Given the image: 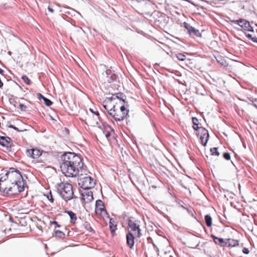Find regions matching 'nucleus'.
I'll use <instances>...</instances> for the list:
<instances>
[{
    "instance_id": "nucleus-44",
    "label": "nucleus",
    "mask_w": 257,
    "mask_h": 257,
    "mask_svg": "<svg viewBox=\"0 0 257 257\" xmlns=\"http://www.w3.org/2000/svg\"><path fill=\"white\" fill-rule=\"evenodd\" d=\"M252 41L253 42L257 43V38L256 37H253V38L252 39Z\"/></svg>"
},
{
    "instance_id": "nucleus-34",
    "label": "nucleus",
    "mask_w": 257,
    "mask_h": 257,
    "mask_svg": "<svg viewBox=\"0 0 257 257\" xmlns=\"http://www.w3.org/2000/svg\"><path fill=\"white\" fill-rule=\"evenodd\" d=\"M223 156V158L227 160H229L230 159V154L228 153H224Z\"/></svg>"
},
{
    "instance_id": "nucleus-29",
    "label": "nucleus",
    "mask_w": 257,
    "mask_h": 257,
    "mask_svg": "<svg viewBox=\"0 0 257 257\" xmlns=\"http://www.w3.org/2000/svg\"><path fill=\"white\" fill-rule=\"evenodd\" d=\"M88 123L89 124L93 125V126H97L99 128L102 129L101 126L100 125V123L98 122L97 120L95 121V122H92V121H91V120H90L89 118H88Z\"/></svg>"
},
{
    "instance_id": "nucleus-1",
    "label": "nucleus",
    "mask_w": 257,
    "mask_h": 257,
    "mask_svg": "<svg viewBox=\"0 0 257 257\" xmlns=\"http://www.w3.org/2000/svg\"><path fill=\"white\" fill-rule=\"evenodd\" d=\"M62 161L60 168L66 176L76 177L79 175L80 172L86 171L81 159L74 153H65L62 157Z\"/></svg>"
},
{
    "instance_id": "nucleus-10",
    "label": "nucleus",
    "mask_w": 257,
    "mask_h": 257,
    "mask_svg": "<svg viewBox=\"0 0 257 257\" xmlns=\"http://www.w3.org/2000/svg\"><path fill=\"white\" fill-rule=\"evenodd\" d=\"M178 210L179 211H183L184 213H187L191 216H193L191 207L182 201H178Z\"/></svg>"
},
{
    "instance_id": "nucleus-21",
    "label": "nucleus",
    "mask_w": 257,
    "mask_h": 257,
    "mask_svg": "<svg viewBox=\"0 0 257 257\" xmlns=\"http://www.w3.org/2000/svg\"><path fill=\"white\" fill-rule=\"evenodd\" d=\"M67 213L70 217V222L72 223H75L77 219L76 215L71 211H68Z\"/></svg>"
},
{
    "instance_id": "nucleus-6",
    "label": "nucleus",
    "mask_w": 257,
    "mask_h": 257,
    "mask_svg": "<svg viewBox=\"0 0 257 257\" xmlns=\"http://www.w3.org/2000/svg\"><path fill=\"white\" fill-rule=\"evenodd\" d=\"M107 111L109 115L116 121H121L124 119L128 115L129 110L124 105H121L119 109L116 108V105H113Z\"/></svg>"
},
{
    "instance_id": "nucleus-40",
    "label": "nucleus",
    "mask_w": 257,
    "mask_h": 257,
    "mask_svg": "<svg viewBox=\"0 0 257 257\" xmlns=\"http://www.w3.org/2000/svg\"><path fill=\"white\" fill-rule=\"evenodd\" d=\"M37 96H38V98L39 99H44V98H45V97H44V96H43L41 93H38L37 94Z\"/></svg>"
},
{
    "instance_id": "nucleus-12",
    "label": "nucleus",
    "mask_w": 257,
    "mask_h": 257,
    "mask_svg": "<svg viewBox=\"0 0 257 257\" xmlns=\"http://www.w3.org/2000/svg\"><path fill=\"white\" fill-rule=\"evenodd\" d=\"M95 212L98 215H103L106 213L103 202L101 200H97L96 201Z\"/></svg>"
},
{
    "instance_id": "nucleus-41",
    "label": "nucleus",
    "mask_w": 257,
    "mask_h": 257,
    "mask_svg": "<svg viewBox=\"0 0 257 257\" xmlns=\"http://www.w3.org/2000/svg\"><path fill=\"white\" fill-rule=\"evenodd\" d=\"M90 111L92 113H94V114H96V115L97 116V117H99V114L98 112H97H97H94V111H93V110H92V109H91V108H90Z\"/></svg>"
},
{
    "instance_id": "nucleus-9",
    "label": "nucleus",
    "mask_w": 257,
    "mask_h": 257,
    "mask_svg": "<svg viewBox=\"0 0 257 257\" xmlns=\"http://www.w3.org/2000/svg\"><path fill=\"white\" fill-rule=\"evenodd\" d=\"M0 145L6 148L7 151H12L14 146L12 139L8 137L0 136Z\"/></svg>"
},
{
    "instance_id": "nucleus-7",
    "label": "nucleus",
    "mask_w": 257,
    "mask_h": 257,
    "mask_svg": "<svg viewBox=\"0 0 257 257\" xmlns=\"http://www.w3.org/2000/svg\"><path fill=\"white\" fill-rule=\"evenodd\" d=\"M83 173H79L80 178L79 179V185L84 190H89L94 187L95 182L94 179L90 176H83Z\"/></svg>"
},
{
    "instance_id": "nucleus-28",
    "label": "nucleus",
    "mask_w": 257,
    "mask_h": 257,
    "mask_svg": "<svg viewBox=\"0 0 257 257\" xmlns=\"http://www.w3.org/2000/svg\"><path fill=\"white\" fill-rule=\"evenodd\" d=\"M85 228L88 230L89 232H94V230H93L92 228L91 227L90 224L89 223L87 222H85L83 224Z\"/></svg>"
},
{
    "instance_id": "nucleus-19",
    "label": "nucleus",
    "mask_w": 257,
    "mask_h": 257,
    "mask_svg": "<svg viewBox=\"0 0 257 257\" xmlns=\"http://www.w3.org/2000/svg\"><path fill=\"white\" fill-rule=\"evenodd\" d=\"M188 33L189 34L190 36L192 37H200L201 36V34L199 32V31L193 27L190 30Z\"/></svg>"
},
{
    "instance_id": "nucleus-38",
    "label": "nucleus",
    "mask_w": 257,
    "mask_h": 257,
    "mask_svg": "<svg viewBox=\"0 0 257 257\" xmlns=\"http://www.w3.org/2000/svg\"><path fill=\"white\" fill-rule=\"evenodd\" d=\"M9 127H10V128H12L14 129L15 130L17 131L18 132L21 131L19 130L18 127H16L15 126H14V125H13L12 124L10 125L9 126Z\"/></svg>"
},
{
    "instance_id": "nucleus-37",
    "label": "nucleus",
    "mask_w": 257,
    "mask_h": 257,
    "mask_svg": "<svg viewBox=\"0 0 257 257\" xmlns=\"http://www.w3.org/2000/svg\"><path fill=\"white\" fill-rule=\"evenodd\" d=\"M32 152H33V150L32 149H30V150H27L26 151V154H27V155L28 156V157H30L31 158H32Z\"/></svg>"
},
{
    "instance_id": "nucleus-50",
    "label": "nucleus",
    "mask_w": 257,
    "mask_h": 257,
    "mask_svg": "<svg viewBox=\"0 0 257 257\" xmlns=\"http://www.w3.org/2000/svg\"><path fill=\"white\" fill-rule=\"evenodd\" d=\"M255 25L257 26V24H255Z\"/></svg>"
},
{
    "instance_id": "nucleus-47",
    "label": "nucleus",
    "mask_w": 257,
    "mask_h": 257,
    "mask_svg": "<svg viewBox=\"0 0 257 257\" xmlns=\"http://www.w3.org/2000/svg\"><path fill=\"white\" fill-rule=\"evenodd\" d=\"M105 137L108 138L110 136V133L109 132H107L105 134Z\"/></svg>"
},
{
    "instance_id": "nucleus-5",
    "label": "nucleus",
    "mask_w": 257,
    "mask_h": 257,
    "mask_svg": "<svg viewBox=\"0 0 257 257\" xmlns=\"http://www.w3.org/2000/svg\"><path fill=\"white\" fill-rule=\"evenodd\" d=\"M3 176L14 184L18 185V187L19 186H24L23 178L21 173L19 170L15 168H10L5 175Z\"/></svg>"
},
{
    "instance_id": "nucleus-18",
    "label": "nucleus",
    "mask_w": 257,
    "mask_h": 257,
    "mask_svg": "<svg viewBox=\"0 0 257 257\" xmlns=\"http://www.w3.org/2000/svg\"><path fill=\"white\" fill-rule=\"evenodd\" d=\"M109 229L112 236L115 235V230L117 229V225L114 220L110 218L109 220Z\"/></svg>"
},
{
    "instance_id": "nucleus-36",
    "label": "nucleus",
    "mask_w": 257,
    "mask_h": 257,
    "mask_svg": "<svg viewBox=\"0 0 257 257\" xmlns=\"http://www.w3.org/2000/svg\"><path fill=\"white\" fill-rule=\"evenodd\" d=\"M47 197L49 200H50L51 202H53L54 199L53 198V196H52V193L51 192H50L49 194H48L47 195Z\"/></svg>"
},
{
    "instance_id": "nucleus-49",
    "label": "nucleus",
    "mask_w": 257,
    "mask_h": 257,
    "mask_svg": "<svg viewBox=\"0 0 257 257\" xmlns=\"http://www.w3.org/2000/svg\"><path fill=\"white\" fill-rule=\"evenodd\" d=\"M9 53V55H11V53H11V52H10H10H9V53Z\"/></svg>"
},
{
    "instance_id": "nucleus-13",
    "label": "nucleus",
    "mask_w": 257,
    "mask_h": 257,
    "mask_svg": "<svg viewBox=\"0 0 257 257\" xmlns=\"http://www.w3.org/2000/svg\"><path fill=\"white\" fill-rule=\"evenodd\" d=\"M115 97L113 94L110 97H107L106 99L103 101V106L104 109L108 111L111 107H113V105H115L113 103V101L115 100Z\"/></svg>"
},
{
    "instance_id": "nucleus-30",
    "label": "nucleus",
    "mask_w": 257,
    "mask_h": 257,
    "mask_svg": "<svg viewBox=\"0 0 257 257\" xmlns=\"http://www.w3.org/2000/svg\"><path fill=\"white\" fill-rule=\"evenodd\" d=\"M210 152L212 155H215L218 156L219 155V153L217 150V148H213L210 149Z\"/></svg>"
},
{
    "instance_id": "nucleus-15",
    "label": "nucleus",
    "mask_w": 257,
    "mask_h": 257,
    "mask_svg": "<svg viewBox=\"0 0 257 257\" xmlns=\"http://www.w3.org/2000/svg\"><path fill=\"white\" fill-rule=\"evenodd\" d=\"M83 199L86 202H88L93 200V193L91 191H88L82 194Z\"/></svg>"
},
{
    "instance_id": "nucleus-3",
    "label": "nucleus",
    "mask_w": 257,
    "mask_h": 257,
    "mask_svg": "<svg viewBox=\"0 0 257 257\" xmlns=\"http://www.w3.org/2000/svg\"><path fill=\"white\" fill-rule=\"evenodd\" d=\"M24 190V186L15 185L3 176L0 178V192L8 195L18 194Z\"/></svg>"
},
{
    "instance_id": "nucleus-17",
    "label": "nucleus",
    "mask_w": 257,
    "mask_h": 257,
    "mask_svg": "<svg viewBox=\"0 0 257 257\" xmlns=\"http://www.w3.org/2000/svg\"><path fill=\"white\" fill-rule=\"evenodd\" d=\"M239 245V242L237 240L233 239H226V245L227 247H235Z\"/></svg>"
},
{
    "instance_id": "nucleus-48",
    "label": "nucleus",
    "mask_w": 257,
    "mask_h": 257,
    "mask_svg": "<svg viewBox=\"0 0 257 257\" xmlns=\"http://www.w3.org/2000/svg\"><path fill=\"white\" fill-rule=\"evenodd\" d=\"M4 73V70H3L2 69H1V68H0V74H3Z\"/></svg>"
},
{
    "instance_id": "nucleus-26",
    "label": "nucleus",
    "mask_w": 257,
    "mask_h": 257,
    "mask_svg": "<svg viewBox=\"0 0 257 257\" xmlns=\"http://www.w3.org/2000/svg\"><path fill=\"white\" fill-rule=\"evenodd\" d=\"M55 234L56 237L60 238H63L65 235L64 233L63 232L59 230L55 231Z\"/></svg>"
},
{
    "instance_id": "nucleus-8",
    "label": "nucleus",
    "mask_w": 257,
    "mask_h": 257,
    "mask_svg": "<svg viewBox=\"0 0 257 257\" xmlns=\"http://www.w3.org/2000/svg\"><path fill=\"white\" fill-rule=\"evenodd\" d=\"M231 22L234 24L239 25L245 31L253 32V28L251 26L249 22L245 19H240L239 20H233Z\"/></svg>"
},
{
    "instance_id": "nucleus-42",
    "label": "nucleus",
    "mask_w": 257,
    "mask_h": 257,
    "mask_svg": "<svg viewBox=\"0 0 257 257\" xmlns=\"http://www.w3.org/2000/svg\"><path fill=\"white\" fill-rule=\"evenodd\" d=\"M245 36L247 38H248L249 39L252 40V39L253 38V37H252L251 35V34H245Z\"/></svg>"
},
{
    "instance_id": "nucleus-22",
    "label": "nucleus",
    "mask_w": 257,
    "mask_h": 257,
    "mask_svg": "<svg viewBox=\"0 0 257 257\" xmlns=\"http://www.w3.org/2000/svg\"><path fill=\"white\" fill-rule=\"evenodd\" d=\"M192 122L193 123V127L194 130L197 131L200 130V127L198 126V119L195 117H192Z\"/></svg>"
},
{
    "instance_id": "nucleus-14",
    "label": "nucleus",
    "mask_w": 257,
    "mask_h": 257,
    "mask_svg": "<svg viewBox=\"0 0 257 257\" xmlns=\"http://www.w3.org/2000/svg\"><path fill=\"white\" fill-rule=\"evenodd\" d=\"M211 238L213 239V241L216 244H219L221 246H225L226 245V239H224L222 238H218L216 237L214 235H211Z\"/></svg>"
},
{
    "instance_id": "nucleus-33",
    "label": "nucleus",
    "mask_w": 257,
    "mask_h": 257,
    "mask_svg": "<svg viewBox=\"0 0 257 257\" xmlns=\"http://www.w3.org/2000/svg\"><path fill=\"white\" fill-rule=\"evenodd\" d=\"M183 26L187 30V31H188V33L189 32V31H190V30L191 29V28L192 27V26H191L189 24H188L186 22H184L183 23Z\"/></svg>"
},
{
    "instance_id": "nucleus-51",
    "label": "nucleus",
    "mask_w": 257,
    "mask_h": 257,
    "mask_svg": "<svg viewBox=\"0 0 257 257\" xmlns=\"http://www.w3.org/2000/svg\"><path fill=\"white\" fill-rule=\"evenodd\" d=\"M170 257H173L172 256H170Z\"/></svg>"
},
{
    "instance_id": "nucleus-32",
    "label": "nucleus",
    "mask_w": 257,
    "mask_h": 257,
    "mask_svg": "<svg viewBox=\"0 0 257 257\" xmlns=\"http://www.w3.org/2000/svg\"><path fill=\"white\" fill-rule=\"evenodd\" d=\"M43 100H44V103L47 106H49L53 104V102L50 99L46 97L44 98Z\"/></svg>"
},
{
    "instance_id": "nucleus-46",
    "label": "nucleus",
    "mask_w": 257,
    "mask_h": 257,
    "mask_svg": "<svg viewBox=\"0 0 257 257\" xmlns=\"http://www.w3.org/2000/svg\"><path fill=\"white\" fill-rule=\"evenodd\" d=\"M253 105L255 107L257 108V100L255 99L253 102Z\"/></svg>"
},
{
    "instance_id": "nucleus-4",
    "label": "nucleus",
    "mask_w": 257,
    "mask_h": 257,
    "mask_svg": "<svg viewBox=\"0 0 257 257\" xmlns=\"http://www.w3.org/2000/svg\"><path fill=\"white\" fill-rule=\"evenodd\" d=\"M57 190L61 197L65 201L72 199L74 192L72 185L67 182H61L57 184Z\"/></svg>"
},
{
    "instance_id": "nucleus-16",
    "label": "nucleus",
    "mask_w": 257,
    "mask_h": 257,
    "mask_svg": "<svg viewBox=\"0 0 257 257\" xmlns=\"http://www.w3.org/2000/svg\"><path fill=\"white\" fill-rule=\"evenodd\" d=\"M106 74L107 75V80L109 83L116 80L117 78V76L110 70H107L106 71Z\"/></svg>"
},
{
    "instance_id": "nucleus-23",
    "label": "nucleus",
    "mask_w": 257,
    "mask_h": 257,
    "mask_svg": "<svg viewBox=\"0 0 257 257\" xmlns=\"http://www.w3.org/2000/svg\"><path fill=\"white\" fill-rule=\"evenodd\" d=\"M205 221L208 227H210L212 225V218L210 215H206L205 216Z\"/></svg>"
},
{
    "instance_id": "nucleus-27",
    "label": "nucleus",
    "mask_w": 257,
    "mask_h": 257,
    "mask_svg": "<svg viewBox=\"0 0 257 257\" xmlns=\"http://www.w3.org/2000/svg\"><path fill=\"white\" fill-rule=\"evenodd\" d=\"M216 60L222 66H226L227 65L226 61L221 57L216 58Z\"/></svg>"
},
{
    "instance_id": "nucleus-43",
    "label": "nucleus",
    "mask_w": 257,
    "mask_h": 257,
    "mask_svg": "<svg viewBox=\"0 0 257 257\" xmlns=\"http://www.w3.org/2000/svg\"><path fill=\"white\" fill-rule=\"evenodd\" d=\"M48 10L49 12H50L51 13H53L54 12V10H53V9H52L50 7H48Z\"/></svg>"
},
{
    "instance_id": "nucleus-2",
    "label": "nucleus",
    "mask_w": 257,
    "mask_h": 257,
    "mask_svg": "<svg viewBox=\"0 0 257 257\" xmlns=\"http://www.w3.org/2000/svg\"><path fill=\"white\" fill-rule=\"evenodd\" d=\"M141 230L138 221L132 219L128 220V233L126 234V243L132 248L134 245L135 238H140L142 235Z\"/></svg>"
},
{
    "instance_id": "nucleus-24",
    "label": "nucleus",
    "mask_w": 257,
    "mask_h": 257,
    "mask_svg": "<svg viewBox=\"0 0 257 257\" xmlns=\"http://www.w3.org/2000/svg\"><path fill=\"white\" fill-rule=\"evenodd\" d=\"M178 60L181 61H188L189 59H187L184 54L178 53Z\"/></svg>"
},
{
    "instance_id": "nucleus-20",
    "label": "nucleus",
    "mask_w": 257,
    "mask_h": 257,
    "mask_svg": "<svg viewBox=\"0 0 257 257\" xmlns=\"http://www.w3.org/2000/svg\"><path fill=\"white\" fill-rule=\"evenodd\" d=\"M33 152H32V158L33 159H37L42 155V152L38 149H32Z\"/></svg>"
},
{
    "instance_id": "nucleus-35",
    "label": "nucleus",
    "mask_w": 257,
    "mask_h": 257,
    "mask_svg": "<svg viewBox=\"0 0 257 257\" xmlns=\"http://www.w3.org/2000/svg\"><path fill=\"white\" fill-rule=\"evenodd\" d=\"M19 108L21 110L25 111L27 109V106L23 104H20L19 105Z\"/></svg>"
},
{
    "instance_id": "nucleus-25",
    "label": "nucleus",
    "mask_w": 257,
    "mask_h": 257,
    "mask_svg": "<svg viewBox=\"0 0 257 257\" xmlns=\"http://www.w3.org/2000/svg\"><path fill=\"white\" fill-rule=\"evenodd\" d=\"M122 95L123 94L121 93H118L113 94L115 100L117 99H119V101H122V102L125 103V99H123L122 97H121Z\"/></svg>"
},
{
    "instance_id": "nucleus-31",
    "label": "nucleus",
    "mask_w": 257,
    "mask_h": 257,
    "mask_svg": "<svg viewBox=\"0 0 257 257\" xmlns=\"http://www.w3.org/2000/svg\"><path fill=\"white\" fill-rule=\"evenodd\" d=\"M22 79L27 84L30 85L31 84V80L26 75H23L22 76Z\"/></svg>"
},
{
    "instance_id": "nucleus-11",
    "label": "nucleus",
    "mask_w": 257,
    "mask_h": 257,
    "mask_svg": "<svg viewBox=\"0 0 257 257\" xmlns=\"http://www.w3.org/2000/svg\"><path fill=\"white\" fill-rule=\"evenodd\" d=\"M199 135L201 144L203 146H205L209 137L208 131L205 128L200 127V130L199 132Z\"/></svg>"
},
{
    "instance_id": "nucleus-39",
    "label": "nucleus",
    "mask_w": 257,
    "mask_h": 257,
    "mask_svg": "<svg viewBox=\"0 0 257 257\" xmlns=\"http://www.w3.org/2000/svg\"><path fill=\"white\" fill-rule=\"evenodd\" d=\"M242 252L245 254H248L249 251L247 248L244 247L242 249Z\"/></svg>"
},
{
    "instance_id": "nucleus-45",
    "label": "nucleus",
    "mask_w": 257,
    "mask_h": 257,
    "mask_svg": "<svg viewBox=\"0 0 257 257\" xmlns=\"http://www.w3.org/2000/svg\"><path fill=\"white\" fill-rule=\"evenodd\" d=\"M53 223L56 224V226L58 227H59L60 226V225L58 224V223H57V222L54 221Z\"/></svg>"
}]
</instances>
